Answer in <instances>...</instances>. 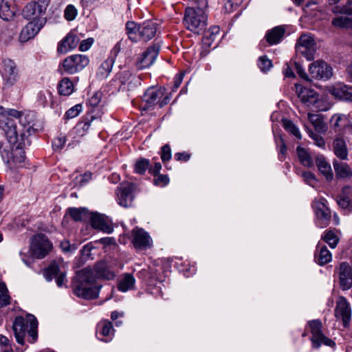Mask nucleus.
Masks as SVG:
<instances>
[{"label": "nucleus", "instance_id": "1", "mask_svg": "<svg viewBox=\"0 0 352 352\" xmlns=\"http://www.w3.org/2000/svg\"><path fill=\"white\" fill-rule=\"evenodd\" d=\"M95 275L90 268L85 267L76 273L73 279V291L78 297L94 299L98 296L100 287L95 285L96 278L111 280L116 277L111 266L104 261L98 262L94 268Z\"/></svg>", "mask_w": 352, "mask_h": 352}, {"label": "nucleus", "instance_id": "2", "mask_svg": "<svg viewBox=\"0 0 352 352\" xmlns=\"http://www.w3.org/2000/svg\"><path fill=\"white\" fill-rule=\"evenodd\" d=\"M0 129H2L10 144H14L20 140V142H23L25 136L23 130L18 129L14 120L10 117L20 119V123L26 126L25 122L27 117L30 115L23 117V113L13 109H5L0 105Z\"/></svg>", "mask_w": 352, "mask_h": 352}, {"label": "nucleus", "instance_id": "3", "mask_svg": "<svg viewBox=\"0 0 352 352\" xmlns=\"http://www.w3.org/2000/svg\"><path fill=\"white\" fill-rule=\"evenodd\" d=\"M37 326L36 318L33 315L29 314L25 318L16 317L12 324V329L16 342L23 345L25 343L24 338L28 333L32 338L31 342H34L37 338Z\"/></svg>", "mask_w": 352, "mask_h": 352}, {"label": "nucleus", "instance_id": "4", "mask_svg": "<svg viewBox=\"0 0 352 352\" xmlns=\"http://www.w3.org/2000/svg\"><path fill=\"white\" fill-rule=\"evenodd\" d=\"M206 9L198 6L197 10L193 8L186 9L184 23L188 30L200 34L205 29L208 19L205 12Z\"/></svg>", "mask_w": 352, "mask_h": 352}, {"label": "nucleus", "instance_id": "5", "mask_svg": "<svg viewBox=\"0 0 352 352\" xmlns=\"http://www.w3.org/2000/svg\"><path fill=\"white\" fill-rule=\"evenodd\" d=\"M126 30L129 39L133 41H137L138 36L144 41H148L156 34L157 24L146 21L142 25H138L133 21H128L126 24Z\"/></svg>", "mask_w": 352, "mask_h": 352}, {"label": "nucleus", "instance_id": "6", "mask_svg": "<svg viewBox=\"0 0 352 352\" xmlns=\"http://www.w3.org/2000/svg\"><path fill=\"white\" fill-rule=\"evenodd\" d=\"M30 122H28L27 126H24L22 130L25 133V136L23 142H20V140L18 142L14 143L13 144H18L17 146L12 149V152L9 153L7 152L6 157H7V163L10 166V168H19L23 166V163L25 160V151L21 148L22 145H25V140L28 138V137L30 135L31 131H32V126L30 125Z\"/></svg>", "mask_w": 352, "mask_h": 352}, {"label": "nucleus", "instance_id": "7", "mask_svg": "<svg viewBox=\"0 0 352 352\" xmlns=\"http://www.w3.org/2000/svg\"><path fill=\"white\" fill-rule=\"evenodd\" d=\"M166 89L164 87H150L143 96V102L144 104L143 109H148L155 104H159L160 108L167 104L170 98L169 96H165Z\"/></svg>", "mask_w": 352, "mask_h": 352}, {"label": "nucleus", "instance_id": "8", "mask_svg": "<svg viewBox=\"0 0 352 352\" xmlns=\"http://www.w3.org/2000/svg\"><path fill=\"white\" fill-rule=\"evenodd\" d=\"M66 275V265L62 259L52 261L44 271L45 279L47 281H51L54 278L59 287L66 285L67 283Z\"/></svg>", "mask_w": 352, "mask_h": 352}, {"label": "nucleus", "instance_id": "9", "mask_svg": "<svg viewBox=\"0 0 352 352\" xmlns=\"http://www.w3.org/2000/svg\"><path fill=\"white\" fill-rule=\"evenodd\" d=\"M52 249V243L45 235L38 234L32 238L30 253L32 257L37 259L43 258L50 253Z\"/></svg>", "mask_w": 352, "mask_h": 352}, {"label": "nucleus", "instance_id": "10", "mask_svg": "<svg viewBox=\"0 0 352 352\" xmlns=\"http://www.w3.org/2000/svg\"><path fill=\"white\" fill-rule=\"evenodd\" d=\"M89 63L87 56L84 54H73L66 57L63 63L62 67L68 74H74L82 71Z\"/></svg>", "mask_w": 352, "mask_h": 352}, {"label": "nucleus", "instance_id": "11", "mask_svg": "<svg viewBox=\"0 0 352 352\" xmlns=\"http://www.w3.org/2000/svg\"><path fill=\"white\" fill-rule=\"evenodd\" d=\"M0 72L5 87L13 86L19 79L17 66L11 59L2 60L0 65Z\"/></svg>", "mask_w": 352, "mask_h": 352}, {"label": "nucleus", "instance_id": "12", "mask_svg": "<svg viewBox=\"0 0 352 352\" xmlns=\"http://www.w3.org/2000/svg\"><path fill=\"white\" fill-rule=\"evenodd\" d=\"M296 51L298 54L304 56L307 60H313L316 52L314 39L308 34L301 35L296 44Z\"/></svg>", "mask_w": 352, "mask_h": 352}, {"label": "nucleus", "instance_id": "13", "mask_svg": "<svg viewBox=\"0 0 352 352\" xmlns=\"http://www.w3.org/2000/svg\"><path fill=\"white\" fill-rule=\"evenodd\" d=\"M295 87L296 92L302 103L313 111H320L318 106L319 96L314 90L302 87L298 84H296Z\"/></svg>", "mask_w": 352, "mask_h": 352}, {"label": "nucleus", "instance_id": "14", "mask_svg": "<svg viewBox=\"0 0 352 352\" xmlns=\"http://www.w3.org/2000/svg\"><path fill=\"white\" fill-rule=\"evenodd\" d=\"M311 79L328 80L333 76L332 67L323 60H317L309 66Z\"/></svg>", "mask_w": 352, "mask_h": 352}, {"label": "nucleus", "instance_id": "15", "mask_svg": "<svg viewBox=\"0 0 352 352\" xmlns=\"http://www.w3.org/2000/svg\"><path fill=\"white\" fill-rule=\"evenodd\" d=\"M309 327L312 334L311 342L314 347L318 348L322 344L329 346L335 344L334 342L324 336L322 333V323L320 320H314L310 321Z\"/></svg>", "mask_w": 352, "mask_h": 352}, {"label": "nucleus", "instance_id": "16", "mask_svg": "<svg viewBox=\"0 0 352 352\" xmlns=\"http://www.w3.org/2000/svg\"><path fill=\"white\" fill-rule=\"evenodd\" d=\"M45 23V19L44 18L35 19L34 21L28 23L20 32L19 36V41L25 43L33 38L43 27Z\"/></svg>", "mask_w": 352, "mask_h": 352}, {"label": "nucleus", "instance_id": "17", "mask_svg": "<svg viewBox=\"0 0 352 352\" xmlns=\"http://www.w3.org/2000/svg\"><path fill=\"white\" fill-rule=\"evenodd\" d=\"M160 45L154 44L144 52L136 60V67L138 69H144L149 67L155 61L160 51Z\"/></svg>", "mask_w": 352, "mask_h": 352}, {"label": "nucleus", "instance_id": "18", "mask_svg": "<svg viewBox=\"0 0 352 352\" xmlns=\"http://www.w3.org/2000/svg\"><path fill=\"white\" fill-rule=\"evenodd\" d=\"M135 186L133 184L129 183L123 184L118 189L117 196L118 204L122 207H131L133 204Z\"/></svg>", "mask_w": 352, "mask_h": 352}, {"label": "nucleus", "instance_id": "19", "mask_svg": "<svg viewBox=\"0 0 352 352\" xmlns=\"http://www.w3.org/2000/svg\"><path fill=\"white\" fill-rule=\"evenodd\" d=\"M50 0H38L37 2L28 3L23 10L22 14L26 19H30L34 16L43 14Z\"/></svg>", "mask_w": 352, "mask_h": 352}, {"label": "nucleus", "instance_id": "20", "mask_svg": "<svg viewBox=\"0 0 352 352\" xmlns=\"http://www.w3.org/2000/svg\"><path fill=\"white\" fill-rule=\"evenodd\" d=\"M326 199L320 197L318 199H315L313 204V207L315 209L316 215L320 221V226H326L331 218L330 210L326 206Z\"/></svg>", "mask_w": 352, "mask_h": 352}, {"label": "nucleus", "instance_id": "21", "mask_svg": "<svg viewBox=\"0 0 352 352\" xmlns=\"http://www.w3.org/2000/svg\"><path fill=\"white\" fill-rule=\"evenodd\" d=\"M340 286L343 290L352 287V267L346 262H342L338 267Z\"/></svg>", "mask_w": 352, "mask_h": 352}, {"label": "nucleus", "instance_id": "22", "mask_svg": "<svg viewBox=\"0 0 352 352\" xmlns=\"http://www.w3.org/2000/svg\"><path fill=\"white\" fill-rule=\"evenodd\" d=\"M335 316L342 320L344 327H347L351 321V311L349 303L346 298L340 297L335 309Z\"/></svg>", "mask_w": 352, "mask_h": 352}, {"label": "nucleus", "instance_id": "23", "mask_svg": "<svg viewBox=\"0 0 352 352\" xmlns=\"http://www.w3.org/2000/svg\"><path fill=\"white\" fill-rule=\"evenodd\" d=\"M132 234L133 243L135 248L142 249L151 246L152 239L143 229L136 228L133 230Z\"/></svg>", "mask_w": 352, "mask_h": 352}, {"label": "nucleus", "instance_id": "24", "mask_svg": "<svg viewBox=\"0 0 352 352\" xmlns=\"http://www.w3.org/2000/svg\"><path fill=\"white\" fill-rule=\"evenodd\" d=\"M78 42L79 38L74 34L70 32L58 43L57 52L59 54H66L75 49Z\"/></svg>", "mask_w": 352, "mask_h": 352}, {"label": "nucleus", "instance_id": "25", "mask_svg": "<svg viewBox=\"0 0 352 352\" xmlns=\"http://www.w3.org/2000/svg\"><path fill=\"white\" fill-rule=\"evenodd\" d=\"M91 223L94 228L104 232L111 233L113 231V226L108 219L102 214H93L91 217Z\"/></svg>", "mask_w": 352, "mask_h": 352}, {"label": "nucleus", "instance_id": "26", "mask_svg": "<svg viewBox=\"0 0 352 352\" xmlns=\"http://www.w3.org/2000/svg\"><path fill=\"white\" fill-rule=\"evenodd\" d=\"M333 149L335 155L341 160H346L348 156L346 143L340 135L336 136L333 141Z\"/></svg>", "mask_w": 352, "mask_h": 352}, {"label": "nucleus", "instance_id": "27", "mask_svg": "<svg viewBox=\"0 0 352 352\" xmlns=\"http://www.w3.org/2000/svg\"><path fill=\"white\" fill-rule=\"evenodd\" d=\"M12 0H1L0 4V17L5 21L12 20L16 13Z\"/></svg>", "mask_w": 352, "mask_h": 352}, {"label": "nucleus", "instance_id": "28", "mask_svg": "<svg viewBox=\"0 0 352 352\" xmlns=\"http://www.w3.org/2000/svg\"><path fill=\"white\" fill-rule=\"evenodd\" d=\"M331 125L335 132L344 131L350 124L347 116L344 114H335L330 120Z\"/></svg>", "mask_w": 352, "mask_h": 352}, {"label": "nucleus", "instance_id": "29", "mask_svg": "<svg viewBox=\"0 0 352 352\" xmlns=\"http://www.w3.org/2000/svg\"><path fill=\"white\" fill-rule=\"evenodd\" d=\"M333 165L338 177L346 178L352 176V170L346 163L335 160Z\"/></svg>", "mask_w": 352, "mask_h": 352}, {"label": "nucleus", "instance_id": "30", "mask_svg": "<svg viewBox=\"0 0 352 352\" xmlns=\"http://www.w3.org/2000/svg\"><path fill=\"white\" fill-rule=\"evenodd\" d=\"M285 32V29L281 26H277L272 28L268 31L267 34H266L267 41L270 45L277 44L282 39Z\"/></svg>", "mask_w": 352, "mask_h": 352}, {"label": "nucleus", "instance_id": "31", "mask_svg": "<svg viewBox=\"0 0 352 352\" xmlns=\"http://www.w3.org/2000/svg\"><path fill=\"white\" fill-rule=\"evenodd\" d=\"M316 165L318 170L325 176L327 180L332 179L333 173L331 167L323 157H318L316 159Z\"/></svg>", "mask_w": 352, "mask_h": 352}, {"label": "nucleus", "instance_id": "32", "mask_svg": "<svg viewBox=\"0 0 352 352\" xmlns=\"http://www.w3.org/2000/svg\"><path fill=\"white\" fill-rule=\"evenodd\" d=\"M135 283V278L130 274H124L120 280L118 288L122 292L132 289Z\"/></svg>", "mask_w": 352, "mask_h": 352}, {"label": "nucleus", "instance_id": "33", "mask_svg": "<svg viewBox=\"0 0 352 352\" xmlns=\"http://www.w3.org/2000/svg\"><path fill=\"white\" fill-rule=\"evenodd\" d=\"M308 119L318 132L324 133L327 131V124L320 115L309 113H308Z\"/></svg>", "mask_w": 352, "mask_h": 352}, {"label": "nucleus", "instance_id": "34", "mask_svg": "<svg viewBox=\"0 0 352 352\" xmlns=\"http://www.w3.org/2000/svg\"><path fill=\"white\" fill-rule=\"evenodd\" d=\"M113 65V58H107L99 67L97 76L100 79L106 78L110 74Z\"/></svg>", "mask_w": 352, "mask_h": 352}, {"label": "nucleus", "instance_id": "35", "mask_svg": "<svg viewBox=\"0 0 352 352\" xmlns=\"http://www.w3.org/2000/svg\"><path fill=\"white\" fill-rule=\"evenodd\" d=\"M74 89V84L69 78H64L59 83L58 92L60 95L69 96Z\"/></svg>", "mask_w": 352, "mask_h": 352}, {"label": "nucleus", "instance_id": "36", "mask_svg": "<svg viewBox=\"0 0 352 352\" xmlns=\"http://www.w3.org/2000/svg\"><path fill=\"white\" fill-rule=\"evenodd\" d=\"M315 258L319 265H323L331 261L332 256L327 247L322 246L320 248L318 254L316 255Z\"/></svg>", "mask_w": 352, "mask_h": 352}, {"label": "nucleus", "instance_id": "37", "mask_svg": "<svg viewBox=\"0 0 352 352\" xmlns=\"http://www.w3.org/2000/svg\"><path fill=\"white\" fill-rule=\"evenodd\" d=\"M297 155L300 163L307 167L313 166V160L309 153L302 147L298 146L296 148Z\"/></svg>", "mask_w": 352, "mask_h": 352}, {"label": "nucleus", "instance_id": "38", "mask_svg": "<svg viewBox=\"0 0 352 352\" xmlns=\"http://www.w3.org/2000/svg\"><path fill=\"white\" fill-rule=\"evenodd\" d=\"M219 28L213 26L210 28L204 36V43L205 45L210 46L212 43L216 40L219 34Z\"/></svg>", "mask_w": 352, "mask_h": 352}, {"label": "nucleus", "instance_id": "39", "mask_svg": "<svg viewBox=\"0 0 352 352\" xmlns=\"http://www.w3.org/2000/svg\"><path fill=\"white\" fill-rule=\"evenodd\" d=\"M346 85L338 84L329 89V93L336 98L344 100Z\"/></svg>", "mask_w": 352, "mask_h": 352}, {"label": "nucleus", "instance_id": "40", "mask_svg": "<svg viewBox=\"0 0 352 352\" xmlns=\"http://www.w3.org/2000/svg\"><path fill=\"white\" fill-rule=\"evenodd\" d=\"M350 18L347 16H336L332 19L331 24L336 28H349Z\"/></svg>", "mask_w": 352, "mask_h": 352}, {"label": "nucleus", "instance_id": "41", "mask_svg": "<svg viewBox=\"0 0 352 352\" xmlns=\"http://www.w3.org/2000/svg\"><path fill=\"white\" fill-rule=\"evenodd\" d=\"M283 126L287 131L291 133L292 135H294L295 137H296L298 139H301L302 136L300 133V131L298 128L290 120H283Z\"/></svg>", "mask_w": 352, "mask_h": 352}, {"label": "nucleus", "instance_id": "42", "mask_svg": "<svg viewBox=\"0 0 352 352\" xmlns=\"http://www.w3.org/2000/svg\"><path fill=\"white\" fill-rule=\"evenodd\" d=\"M149 164V161L146 159L140 158L138 160L135 164V172L140 175L144 174L148 168Z\"/></svg>", "mask_w": 352, "mask_h": 352}, {"label": "nucleus", "instance_id": "43", "mask_svg": "<svg viewBox=\"0 0 352 352\" xmlns=\"http://www.w3.org/2000/svg\"><path fill=\"white\" fill-rule=\"evenodd\" d=\"M68 213L75 221L82 220L87 214L85 208H72L68 209Z\"/></svg>", "mask_w": 352, "mask_h": 352}, {"label": "nucleus", "instance_id": "44", "mask_svg": "<svg viewBox=\"0 0 352 352\" xmlns=\"http://www.w3.org/2000/svg\"><path fill=\"white\" fill-rule=\"evenodd\" d=\"M8 290L4 284L0 283V307L10 304V296L8 295Z\"/></svg>", "mask_w": 352, "mask_h": 352}, {"label": "nucleus", "instance_id": "45", "mask_svg": "<svg viewBox=\"0 0 352 352\" xmlns=\"http://www.w3.org/2000/svg\"><path fill=\"white\" fill-rule=\"evenodd\" d=\"M243 2V0H226L223 9L226 12L230 13L236 10Z\"/></svg>", "mask_w": 352, "mask_h": 352}, {"label": "nucleus", "instance_id": "46", "mask_svg": "<svg viewBox=\"0 0 352 352\" xmlns=\"http://www.w3.org/2000/svg\"><path fill=\"white\" fill-rule=\"evenodd\" d=\"M323 239L331 248H336L338 242V236L331 231L327 232Z\"/></svg>", "mask_w": 352, "mask_h": 352}, {"label": "nucleus", "instance_id": "47", "mask_svg": "<svg viewBox=\"0 0 352 352\" xmlns=\"http://www.w3.org/2000/svg\"><path fill=\"white\" fill-rule=\"evenodd\" d=\"M331 12L335 14H344L352 15V7L349 6L347 3L342 6H336L331 9Z\"/></svg>", "mask_w": 352, "mask_h": 352}, {"label": "nucleus", "instance_id": "48", "mask_svg": "<svg viewBox=\"0 0 352 352\" xmlns=\"http://www.w3.org/2000/svg\"><path fill=\"white\" fill-rule=\"evenodd\" d=\"M100 325L102 327L101 334L103 336L107 337L112 335L113 332V329L111 322L107 320L103 321L100 324Z\"/></svg>", "mask_w": 352, "mask_h": 352}, {"label": "nucleus", "instance_id": "49", "mask_svg": "<svg viewBox=\"0 0 352 352\" xmlns=\"http://www.w3.org/2000/svg\"><path fill=\"white\" fill-rule=\"evenodd\" d=\"M67 142L65 135H60L57 138L54 139L52 142V147L54 151H60L64 147Z\"/></svg>", "mask_w": 352, "mask_h": 352}, {"label": "nucleus", "instance_id": "50", "mask_svg": "<svg viewBox=\"0 0 352 352\" xmlns=\"http://www.w3.org/2000/svg\"><path fill=\"white\" fill-rule=\"evenodd\" d=\"M77 13V9L73 5H69L66 7L64 14L67 21H73L76 18Z\"/></svg>", "mask_w": 352, "mask_h": 352}, {"label": "nucleus", "instance_id": "51", "mask_svg": "<svg viewBox=\"0 0 352 352\" xmlns=\"http://www.w3.org/2000/svg\"><path fill=\"white\" fill-rule=\"evenodd\" d=\"M258 65L263 72L268 71L272 66V61L266 56L259 58Z\"/></svg>", "mask_w": 352, "mask_h": 352}, {"label": "nucleus", "instance_id": "52", "mask_svg": "<svg viewBox=\"0 0 352 352\" xmlns=\"http://www.w3.org/2000/svg\"><path fill=\"white\" fill-rule=\"evenodd\" d=\"M82 111V106L80 104H76L74 107L70 108L65 115L66 119H72L76 118Z\"/></svg>", "mask_w": 352, "mask_h": 352}, {"label": "nucleus", "instance_id": "53", "mask_svg": "<svg viewBox=\"0 0 352 352\" xmlns=\"http://www.w3.org/2000/svg\"><path fill=\"white\" fill-rule=\"evenodd\" d=\"M310 137L314 140V143L319 147H324L325 145V142L323 138L312 131H309Z\"/></svg>", "mask_w": 352, "mask_h": 352}, {"label": "nucleus", "instance_id": "54", "mask_svg": "<svg viewBox=\"0 0 352 352\" xmlns=\"http://www.w3.org/2000/svg\"><path fill=\"white\" fill-rule=\"evenodd\" d=\"M295 68L300 78L308 82L311 80L310 76L307 74L302 67L299 63H295Z\"/></svg>", "mask_w": 352, "mask_h": 352}, {"label": "nucleus", "instance_id": "55", "mask_svg": "<svg viewBox=\"0 0 352 352\" xmlns=\"http://www.w3.org/2000/svg\"><path fill=\"white\" fill-rule=\"evenodd\" d=\"M161 158L163 162L168 161L171 158V151L168 145H164L162 148Z\"/></svg>", "mask_w": 352, "mask_h": 352}, {"label": "nucleus", "instance_id": "56", "mask_svg": "<svg viewBox=\"0 0 352 352\" xmlns=\"http://www.w3.org/2000/svg\"><path fill=\"white\" fill-rule=\"evenodd\" d=\"M169 182V179L167 175H159L155 179L154 184L157 186H164Z\"/></svg>", "mask_w": 352, "mask_h": 352}, {"label": "nucleus", "instance_id": "57", "mask_svg": "<svg viewBox=\"0 0 352 352\" xmlns=\"http://www.w3.org/2000/svg\"><path fill=\"white\" fill-rule=\"evenodd\" d=\"M94 39L91 38H89L87 39L83 40L79 46V50L82 52H85L88 50L91 45H93Z\"/></svg>", "mask_w": 352, "mask_h": 352}, {"label": "nucleus", "instance_id": "58", "mask_svg": "<svg viewBox=\"0 0 352 352\" xmlns=\"http://www.w3.org/2000/svg\"><path fill=\"white\" fill-rule=\"evenodd\" d=\"M302 177L304 180L307 184L310 186H314L316 183V177L315 175L311 172H305L302 173Z\"/></svg>", "mask_w": 352, "mask_h": 352}, {"label": "nucleus", "instance_id": "59", "mask_svg": "<svg viewBox=\"0 0 352 352\" xmlns=\"http://www.w3.org/2000/svg\"><path fill=\"white\" fill-rule=\"evenodd\" d=\"M60 247L64 252H73L76 250V247L74 245H72L67 240L61 241Z\"/></svg>", "mask_w": 352, "mask_h": 352}, {"label": "nucleus", "instance_id": "60", "mask_svg": "<svg viewBox=\"0 0 352 352\" xmlns=\"http://www.w3.org/2000/svg\"><path fill=\"white\" fill-rule=\"evenodd\" d=\"M101 100V94L100 92L94 94L89 99V102L91 106H97Z\"/></svg>", "mask_w": 352, "mask_h": 352}, {"label": "nucleus", "instance_id": "61", "mask_svg": "<svg viewBox=\"0 0 352 352\" xmlns=\"http://www.w3.org/2000/svg\"><path fill=\"white\" fill-rule=\"evenodd\" d=\"M338 204L342 208H349L352 207L349 199L347 197H342L338 200Z\"/></svg>", "mask_w": 352, "mask_h": 352}, {"label": "nucleus", "instance_id": "62", "mask_svg": "<svg viewBox=\"0 0 352 352\" xmlns=\"http://www.w3.org/2000/svg\"><path fill=\"white\" fill-rule=\"evenodd\" d=\"M184 76V73L182 72L179 75H177L174 80V89H177L181 85L182 82L183 81Z\"/></svg>", "mask_w": 352, "mask_h": 352}, {"label": "nucleus", "instance_id": "63", "mask_svg": "<svg viewBox=\"0 0 352 352\" xmlns=\"http://www.w3.org/2000/svg\"><path fill=\"white\" fill-rule=\"evenodd\" d=\"M175 158L178 161H187L190 159V155L185 152L177 153L175 155Z\"/></svg>", "mask_w": 352, "mask_h": 352}, {"label": "nucleus", "instance_id": "64", "mask_svg": "<svg viewBox=\"0 0 352 352\" xmlns=\"http://www.w3.org/2000/svg\"><path fill=\"white\" fill-rule=\"evenodd\" d=\"M91 250L92 246L89 244H87L84 245L82 249L81 250V254L84 256L89 257L91 254Z\"/></svg>", "mask_w": 352, "mask_h": 352}]
</instances>
